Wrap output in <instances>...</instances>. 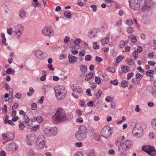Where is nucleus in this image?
<instances>
[{
	"label": "nucleus",
	"instance_id": "f8f14e48",
	"mask_svg": "<svg viewBox=\"0 0 156 156\" xmlns=\"http://www.w3.org/2000/svg\"><path fill=\"white\" fill-rule=\"evenodd\" d=\"M34 134H29L26 136V141L28 145L30 146L33 144L36 139Z\"/></svg>",
	"mask_w": 156,
	"mask_h": 156
},
{
	"label": "nucleus",
	"instance_id": "3c124183",
	"mask_svg": "<svg viewBox=\"0 0 156 156\" xmlns=\"http://www.w3.org/2000/svg\"><path fill=\"white\" fill-rule=\"evenodd\" d=\"M32 4L33 6L35 7L39 6L40 7L41 5V4L38 2H33L32 3Z\"/></svg>",
	"mask_w": 156,
	"mask_h": 156
},
{
	"label": "nucleus",
	"instance_id": "c9c22d12",
	"mask_svg": "<svg viewBox=\"0 0 156 156\" xmlns=\"http://www.w3.org/2000/svg\"><path fill=\"white\" fill-rule=\"evenodd\" d=\"M121 84L122 87L125 88L127 87L128 85V83L126 81H122Z\"/></svg>",
	"mask_w": 156,
	"mask_h": 156
},
{
	"label": "nucleus",
	"instance_id": "9d476101",
	"mask_svg": "<svg viewBox=\"0 0 156 156\" xmlns=\"http://www.w3.org/2000/svg\"><path fill=\"white\" fill-rule=\"evenodd\" d=\"M19 113L20 115L23 116V119L24 120V121L23 122L27 124V125L26 126V127L27 129L30 128L32 124V121H30L29 117L26 115V113L23 110H20L19 111Z\"/></svg>",
	"mask_w": 156,
	"mask_h": 156
},
{
	"label": "nucleus",
	"instance_id": "7ed1b4c3",
	"mask_svg": "<svg viewBox=\"0 0 156 156\" xmlns=\"http://www.w3.org/2000/svg\"><path fill=\"white\" fill-rule=\"evenodd\" d=\"M55 96L57 99L61 100L65 97L66 91L62 86H56L54 87Z\"/></svg>",
	"mask_w": 156,
	"mask_h": 156
},
{
	"label": "nucleus",
	"instance_id": "2f4dec72",
	"mask_svg": "<svg viewBox=\"0 0 156 156\" xmlns=\"http://www.w3.org/2000/svg\"><path fill=\"white\" fill-rule=\"evenodd\" d=\"M15 72V71L13 70L11 68H8L6 70L7 73L9 74H12L13 75L14 74Z\"/></svg>",
	"mask_w": 156,
	"mask_h": 156
},
{
	"label": "nucleus",
	"instance_id": "e2e57ef3",
	"mask_svg": "<svg viewBox=\"0 0 156 156\" xmlns=\"http://www.w3.org/2000/svg\"><path fill=\"white\" fill-rule=\"evenodd\" d=\"M16 98L18 99H20L21 98V94L20 93H16L15 95Z\"/></svg>",
	"mask_w": 156,
	"mask_h": 156
},
{
	"label": "nucleus",
	"instance_id": "de8ad7c7",
	"mask_svg": "<svg viewBox=\"0 0 156 156\" xmlns=\"http://www.w3.org/2000/svg\"><path fill=\"white\" fill-rule=\"evenodd\" d=\"M123 59L122 56H119L118 57L117 59L116 60V62L117 63L120 62Z\"/></svg>",
	"mask_w": 156,
	"mask_h": 156
},
{
	"label": "nucleus",
	"instance_id": "58836bf2",
	"mask_svg": "<svg viewBox=\"0 0 156 156\" xmlns=\"http://www.w3.org/2000/svg\"><path fill=\"white\" fill-rule=\"evenodd\" d=\"M19 129L20 130L22 131L23 130L24 128L25 125L24 124L22 123H20L19 125Z\"/></svg>",
	"mask_w": 156,
	"mask_h": 156
},
{
	"label": "nucleus",
	"instance_id": "680f3d73",
	"mask_svg": "<svg viewBox=\"0 0 156 156\" xmlns=\"http://www.w3.org/2000/svg\"><path fill=\"white\" fill-rule=\"evenodd\" d=\"M138 53L136 51H135L133 53V56L135 58H137V55Z\"/></svg>",
	"mask_w": 156,
	"mask_h": 156
},
{
	"label": "nucleus",
	"instance_id": "f3484780",
	"mask_svg": "<svg viewBox=\"0 0 156 156\" xmlns=\"http://www.w3.org/2000/svg\"><path fill=\"white\" fill-rule=\"evenodd\" d=\"M118 147V150L121 152L127 151L129 149L128 147L126 145L124 142L119 145Z\"/></svg>",
	"mask_w": 156,
	"mask_h": 156
},
{
	"label": "nucleus",
	"instance_id": "bb28decb",
	"mask_svg": "<svg viewBox=\"0 0 156 156\" xmlns=\"http://www.w3.org/2000/svg\"><path fill=\"white\" fill-rule=\"evenodd\" d=\"M93 77V75L92 73H89L87 74L86 75L85 79L86 80L88 81L90 80Z\"/></svg>",
	"mask_w": 156,
	"mask_h": 156
},
{
	"label": "nucleus",
	"instance_id": "603ef678",
	"mask_svg": "<svg viewBox=\"0 0 156 156\" xmlns=\"http://www.w3.org/2000/svg\"><path fill=\"white\" fill-rule=\"evenodd\" d=\"M7 31L9 35H11L12 33V29L11 27L7 29Z\"/></svg>",
	"mask_w": 156,
	"mask_h": 156
},
{
	"label": "nucleus",
	"instance_id": "4d7b16f0",
	"mask_svg": "<svg viewBox=\"0 0 156 156\" xmlns=\"http://www.w3.org/2000/svg\"><path fill=\"white\" fill-rule=\"evenodd\" d=\"M137 41L136 38V36H133L131 38V41L133 43H136Z\"/></svg>",
	"mask_w": 156,
	"mask_h": 156
},
{
	"label": "nucleus",
	"instance_id": "9b49d317",
	"mask_svg": "<svg viewBox=\"0 0 156 156\" xmlns=\"http://www.w3.org/2000/svg\"><path fill=\"white\" fill-rule=\"evenodd\" d=\"M142 150L151 155H154L155 151L154 148L149 145H145L142 147Z\"/></svg>",
	"mask_w": 156,
	"mask_h": 156
},
{
	"label": "nucleus",
	"instance_id": "4468645a",
	"mask_svg": "<svg viewBox=\"0 0 156 156\" xmlns=\"http://www.w3.org/2000/svg\"><path fill=\"white\" fill-rule=\"evenodd\" d=\"M18 148V146L14 142L7 144L5 147V148L7 150L11 151H16Z\"/></svg>",
	"mask_w": 156,
	"mask_h": 156
},
{
	"label": "nucleus",
	"instance_id": "412c9836",
	"mask_svg": "<svg viewBox=\"0 0 156 156\" xmlns=\"http://www.w3.org/2000/svg\"><path fill=\"white\" fill-rule=\"evenodd\" d=\"M69 61L70 64H73L77 62L76 57L73 55L72 54H69L68 56Z\"/></svg>",
	"mask_w": 156,
	"mask_h": 156
},
{
	"label": "nucleus",
	"instance_id": "4c0bfd02",
	"mask_svg": "<svg viewBox=\"0 0 156 156\" xmlns=\"http://www.w3.org/2000/svg\"><path fill=\"white\" fill-rule=\"evenodd\" d=\"M126 45V42L123 41H120V44L119 45V47L121 48H123Z\"/></svg>",
	"mask_w": 156,
	"mask_h": 156
},
{
	"label": "nucleus",
	"instance_id": "13d9d810",
	"mask_svg": "<svg viewBox=\"0 0 156 156\" xmlns=\"http://www.w3.org/2000/svg\"><path fill=\"white\" fill-rule=\"evenodd\" d=\"M75 145L77 147H81L83 146L82 143L81 142L76 143L75 144Z\"/></svg>",
	"mask_w": 156,
	"mask_h": 156
},
{
	"label": "nucleus",
	"instance_id": "37998d69",
	"mask_svg": "<svg viewBox=\"0 0 156 156\" xmlns=\"http://www.w3.org/2000/svg\"><path fill=\"white\" fill-rule=\"evenodd\" d=\"M101 27L104 29H106L108 27V25L105 23H102L101 24Z\"/></svg>",
	"mask_w": 156,
	"mask_h": 156
},
{
	"label": "nucleus",
	"instance_id": "49530a36",
	"mask_svg": "<svg viewBox=\"0 0 156 156\" xmlns=\"http://www.w3.org/2000/svg\"><path fill=\"white\" fill-rule=\"evenodd\" d=\"M47 67L49 70L53 71L55 70V69L53 67L52 65L51 64H48L47 65Z\"/></svg>",
	"mask_w": 156,
	"mask_h": 156
},
{
	"label": "nucleus",
	"instance_id": "864d4df0",
	"mask_svg": "<svg viewBox=\"0 0 156 156\" xmlns=\"http://www.w3.org/2000/svg\"><path fill=\"white\" fill-rule=\"evenodd\" d=\"M66 55L65 54H62L60 55L59 58L60 59H62L66 58Z\"/></svg>",
	"mask_w": 156,
	"mask_h": 156
},
{
	"label": "nucleus",
	"instance_id": "09e8293b",
	"mask_svg": "<svg viewBox=\"0 0 156 156\" xmlns=\"http://www.w3.org/2000/svg\"><path fill=\"white\" fill-rule=\"evenodd\" d=\"M126 31L128 33H131L133 32V30L131 27H129L127 28Z\"/></svg>",
	"mask_w": 156,
	"mask_h": 156
},
{
	"label": "nucleus",
	"instance_id": "338daca9",
	"mask_svg": "<svg viewBox=\"0 0 156 156\" xmlns=\"http://www.w3.org/2000/svg\"><path fill=\"white\" fill-rule=\"evenodd\" d=\"M44 99V98L43 96H42L40 99H39L38 100V102L40 104H41L43 103V101Z\"/></svg>",
	"mask_w": 156,
	"mask_h": 156
},
{
	"label": "nucleus",
	"instance_id": "5fc2aeb1",
	"mask_svg": "<svg viewBox=\"0 0 156 156\" xmlns=\"http://www.w3.org/2000/svg\"><path fill=\"white\" fill-rule=\"evenodd\" d=\"M31 107L32 110H35L37 108V105L36 103H34L31 105Z\"/></svg>",
	"mask_w": 156,
	"mask_h": 156
},
{
	"label": "nucleus",
	"instance_id": "5701e85b",
	"mask_svg": "<svg viewBox=\"0 0 156 156\" xmlns=\"http://www.w3.org/2000/svg\"><path fill=\"white\" fill-rule=\"evenodd\" d=\"M19 16L21 19L25 18L26 16V13L23 10L21 9L19 12Z\"/></svg>",
	"mask_w": 156,
	"mask_h": 156
},
{
	"label": "nucleus",
	"instance_id": "e433bc0d",
	"mask_svg": "<svg viewBox=\"0 0 156 156\" xmlns=\"http://www.w3.org/2000/svg\"><path fill=\"white\" fill-rule=\"evenodd\" d=\"M92 58V56L89 55H87L85 57V60L87 62L90 61Z\"/></svg>",
	"mask_w": 156,
	"mask_h": 156
},
{
	"label": "nucleus",
	"instance_id": "f03ea898",
	"mask_svg": "<svg viewBox=\"0 0 156 156\" xmlns=\"http://www.w3.org/2000/svg\"><path fill=\"white\" fill-rule=\"evenodd\" d=\"M87 134V129L86 127L84 125H82L80 126L76 134V138L79 141H82L86 138Z\"/></svg>",
	"mask_w": 156,
	"mask_h": 156
},
{
	"label": "nucleus",
	"instance_id": "6ab92c4d",
	"mask_svg": "<svg viewBox=\"0 0 156 156\" xmlns=\"http://www.w3.org/2000/svg\"><path fill=\"white\" fill-rule=\"evenodd\" d=\"M72 88L73 90V92H76L80 94L82 93L83 92L82 90L76 85L73 86Z\"/></svg>",
	"mask_w": 156,
	"mask_h": 156
},
{
	"label": "nucleus",
	"instance_id": "1a4fd4ad",
	"mask_svg": "<svg viewBox=\"0 0 156 156\" xmlns=\"http://www.w3.org/2000/svg\"><path fill=\"white\" fill-rule=\"evenodd\" d=\"M13 28V32L16 35L18 38H19L23 32L24 26L22 24H20L15 25Z\"/></svg>",
	"mask_w": 156,
	"mask_h": 156
},
{
	"label": "nucleus",
	"instance_id": "6e6d98bb",
	"mask_svg": "<svg viewBox=\"0 0 156 156\" xmlns=\"http://www.w3.org/2000/svg\"><path fill=\"white\" fill-rule=\"evenodd\" d=\"M154 136V134L153 132L150 133L149 134V136L150 139H153Z\"/></svg>",
	"mask_w": 156,
	"mask_h": 156
},
{
	"label": "nucleus",
	"instance_id": "39448f33",
	"mask_svg": "<svg viewBox=\"0 0 156 156\" xmlns=\"http://www.w3.org/2000/svg\"><path fill=\"white\" fill-rule=\"evenodd\" d=\"M44 132L46 136H55L57 134L58 129L56 127H46L44 130Z\"/></svg>",
	"mask_w": 156,
	"mask_h": 156
},
{
	"label": "nucleus",
	"instance_id": "c756f323",
	"mask_svg": "<svg viewBox=\"0 0 156 156\" xmlns=\"http://www.w3.org/2000/svg\"><path fill=\"white\" fill-rule=\"evenodd\" d=\"M51 86L49 85H44L43 86L44 91L45 92H47L50 89Z\"/></svg>",
	"mask_w": 156,
	"mask_h": 156
},
{
	"label": "nucleus",
	"instance_id": "a878e982",
	"mask_svg": "<svg viewBox=\"0 0 156 156\" xmlns=\"http://www.w3.org/2000/svg\"><path fill=\"white\" fill-rule=\"evenodd\" d=\"M122 71L123 73L128 72L129 70V67L127 66H121Z\"/></svg>",
	"mask_w": 156,
	"mask_h": 156
},
{
	"label": "nucleus",
	"instance_id": "20e7f679",
	"mask_svg": "<svg viewBox=\"0 0 156 156\" xmlns=\"http://www.w3.org/2000/svg\"><path fill=\"white\" fill-rule=\"evenodd\" d=\"M45 138L44 135H39L35 142V147L37 150L42 149L45 146Z\"/></svg>",
	"mask_w": 156,
	"mask_h": 156
},
{
	"label": "nucleus",
	"instance_id": "bf43d9fd",
	"mask_svg": "<svg viewBox=\"0 0 156 156\" xmlns=\"http://www.w3.org/2000/svg\"><path fill=\"white\" fill-rule=\"evenodd\" d=\"M142 50L143 49L141 46H139L137 47V51H136L138 53L141 52L142 51Z\"/></svg>",
	"mask_w": 156,
	"mask_h": 156
},
{
	"label": "nucleus",
	"instance_id": "72a5a7b5",
	"mask_svg": "<svg viewBox=\"0 0 156 156\" xmlns=\"http://www.w3.org/2000/svg\"><path fill=\"white\" fill-rule=\"evenodd\" d=\"M34 89L32 87H30L29 88V91L27 93V94L29 96H30L34 93Z\"/></svg>",
	"mask_w": 156,
	"mask_h": 156
},
{
	"label": "nucleus",
	"instance_id": "ddd939ff",
	"mask_svg": "<svg viewBox=\"0 0 156 156\" xmlns=\"http://www.w3.org/2000/svg\"><path fill=\"white\" fill-rule=\"evenodd\" d=\"M53 31L50 27H44L42 30V34L45 36L50 37Z\"/></svg>",
	"mask_w": 156,
	"mask_h": 156
},
{
	"label": "nucleus",
	"instance_id": "ea45409f",
	"mask_svg": "<svg viewBox=\"0 0 156 156\" xmlns=\"http://www.w3.org/2000/svg\"><path fill=\"white\" fill-rule=\"evenodd\" d=\"M95 81L98 84H100L101 83V80L99 77H96L95 79Z\"/></svg>",
	"mask_w": 156,
	"mask_h": 156
},
{
	"label": "nucleus",
	"instance_id": "aec40b11",
	"mask_svg": "<svg viewBox=\"0 0 156 156\" xmlns=\"http://www.w3.org/2000/svg\"><path fill=\"white\" fill-rule=\"evenodd\" d=\"M110 37V34H108L107 35L106 37L105 38L101 40V43L103 46H104L105 44H107L108 43Z\"/></svg>",
	"mask_w": 156,
	"mask_h": 156
},
{
	"label": "nucleus",
	"instance_id": "4be33fe9",
	"mask_svg": "<svg viewBox=\"0 0 156 156\" xmlns=\"http://www.w3.org/2000/svg\"><path fill=\"white\" fill-rule=\"evenodd\" d=\"M125 137L124 136H120L118 137L117 140H115V144L116 145H118L119 144L123 143L122 141L125 139Z\"/></svg>",
	"mask_w": 156,
	"mask_h": 156
},
{
	"label": "nucleus",
	"instance_id": "c03bdc74",
	"mask_svg": "<svg viewBox=\"0 0 156 156\" xmlns=\"http://www.w3.org/2000/svg\"><path fill=\"white\" fill-rule=\"evenodd\" d=\"M102 93V91L101 90H99L96 94V96L98 98H99L101 97V94Z\"/></svg>",
	"mask_w": 156,
	"mask_h": 156
},
{
	"label": "nucleus",
	"instance_id": "473e14b6",
	"mask_svg": "<svg viewBox=\"0 0 156 156\" xmlns=\"http://www.w3.org/2000/svg\"><path fill=\"white\" fill-rule=\"evenodd\" d=\"M65 17L68 18H70L71 17V14L69 12H66L64 13Z\"/></svg>",
	"mask_w": 156,
	"mask_h": 156
},
{
	"label": "nucleus",
	"instance_id": "f704fd0d",
	"mask_svg": "<svg viewBox=\"0 0 156 156\" xmlns=\"http://www.w3.org/2000/svg\"><path fill=\"white\" fill-rule=\"evenodd\" d=\"M154 73V71L152 70H149L147 71L146 72V74L147 76L151 77L152 76V77H153V74Z\"/></svg>",
	"mask_w": 156,
	"mask_h": 156
},
{
	"label": "nucleus",
	"instance_id": "69168bd1",
	"mask_svg": "<svg viewBox=\"0 0 156 156\" xmlns=\"http://www.w3.org/2000/svg\"><path fill=\"white\" fill-rule=\"evenodd\" d=\"M107 70H108L109 72H111L113 73H115V69L113 67L109 68L108 69H107Z\"/></svg>",
	"mask_w": 156,
	"mask_h": 156
},
{
	"label": "nucleus",
	"instance_id": "c85d7f7f",
	"mask_svg": "<svg viewBox=\"0 0 156 156\" xmlns=\"http://www.w3.org/2000/svg\"><path fill=\"white\" fill-rule=\"evenodd\" d=\"M80 69L82 73H85L87 70V67L84 65H82L80 67Z\"/></svg>",
	"mask_w": 156,
	"mask_h": 156
},
{
	"label": "nucleus",
	"instance_id": "774afa93",
	"mask_svg": "<svg viewBox=\"0 0 156 156\" xmlns=\"http://www.w3.org/2000/svg\"><path fill=\"white\" fill-rule=\"evenodd\" d=\"M76 122H77L82 123L83 122V120L81 117H79L76 119Z\"/></svg>",
	"mask_w": 156,
	"mask_h": 156
},
{
	"label": "nucleus",
	"instance_id": "8fccbe9b",
	"mask_svg": "<svg viewBox=\"0 0 156 156\" xmlns=\"http://www.w3.org/2000/svg\"><path fill=\"white\" fill-rule=\"evenodd\" d=\"M133 20L130 19H129L127 20L126 23L129 26L131 25L133 23Z\"/></svg>",
	"mask_w": 156,
	"mask_h": 156
},
{
	"label": "nucleus",
	"instance_id": "dca6fc26",
	"mask_svg": "<svg viewBox=\"0 0 156 156\" xmlns=\"http://www.w3.org/2000/svg\"><path fill=\"white\" fill-rule=\"evenodd\" d=\"M34 53L36 58L38 60H42L43 59V53L41 50H36L34 51Z\"/></svg>",
	"mask_w": 156,
	"mask_h": 156
},
{
	"label": "nucleus",
	"instance_id": "a211bd4d",
	"mask_svg": "<svg viewBox=\"0 0 156 156\" xmlns=\"http://www.w3.org/2000/svg\"><path fill=\"white\" fill-rule=\"evenodd\" d=\"M97 30L96 29H93L90 30L89 31L88 35L90 38H93L96 35Z\"/></svg>",
	"mask_w": 156,
	"mask_h": 156
},
{
	"label": "nucleus",
	"instance_id": "7c9ffc66",
	"mask_svg": "<svg viewBox=\"0 0 156 156\" xmlns=\"http://www.w3.org/2000/svg\"><path fill=\"white\" fill-rule=\"evenodd\" d=\"M94 138L95 140L97 141H99L100 140V135L97 133H95L94 134Z\"/></svg>",
	"mask_w": 156,
	"mask_h": 156
},
{
	"label": "nucleus",
	"instance_id": "f257e3e1",
	"mask_svg": "<svg viewBox=\"0 0 156 156\" xmlns=\"http://www.w3.org/2000/svg\"><path fill=\"white\" fill-rule=\"evenodd\" d=\"M66 119V115L65 111L62 108H59L55 114L52 117L53 122L55 124H58L64 122Z\"/></svg>",
	"mask_w": 156,
	"mask_h": 156
},
{
	"label": "nucleus",
	"instance_id": "b1692460",
	"mask_svg": "<svg viewBox=\"0 0 156 156\" xmlns=\"http://www.w3.org/2000/svg\"><path fill=\"white\" fill-rule=\"evenodd\" d=\"M33 120L34 122L37 121L39 123H41L43 121V119L41 116H38L34 117Z\"/></svg>",
	"mask_w": 156,
	"mask_h": 156
},
{
	"label": "nucleus",
	"instance_id": "423d86ee",
	"mask_svg": "<svg viewBox=\"0 0 156 156\" xmlns=\"http://www.w3.org/2000/svg\"><path fill=\"white\" fill-rule=\"evenodd\" d=\"M112 129L108 126H105L102 128L101 132L102 137L106 139H109L111 136Z\"/></svg>",
	"mask_w": 156,
	"mask_h": 156
},
{
	"label": "nucleus",
	"instance_id": "0e129e2a",
	"mask_svg": "<svg viewBox=\"0 0 156 156\" xmlns=\"http://www.w3.org/2000/svg\"><path fill=\"white\" fill-rule=\"evenodd\" d=\"M90 7L93 9L94 12H96L97 10V7L95 5H92Z\"/></svg>",
	"mask_w": 156,
	"mask_h": 156
},
{
	"label": "nucleus",
	"instance_id": "cd10ccee",
	"mask_svg": "<svg viewBox=\"0 0 156 156\" xmlns=\"http://www.w3.org/2000/svg\"><path fill=\"white\" fill-rule=\"evenodd\" d=\"M151 125L152 127L156 131V119H154L152 120Z\"/></svg>",
	"mask_w": 156,
	"mask_h": 156
},
{
	"label": "nucleus",
	"instance_id": "a19ab883",
	"mask_svg": "<svg viewBox=\"0 0 156 156\" xmlns=\"http://www.w3.org/2000/svg\"><path fill=\"white\" fill-rule=\"evenodd\" d=\"M126 60L128 62V64L129 65L132 66L133 65V61L132 59L127 58Z\"/></svg>",
	"mask_w": 156,
	"mask_h": 156
},
{
	"label": "nucleus",
	"instance_id": "2eb2a0df",
	"mask_svg": "<svg viewBox=\"0 0 156 156\" xmlns=\"http://www.w3.org/2000/svg\"><path fill=\"white\" fill-rule=\"evenodd\" d=\"M2 136L4 139H6L8 141L12 140L15 137L14 133L12 132L8 133L6 134L3 133Z\"/></svg>",
	"mask_w": 156,
	"mask_h": 156
},
{
	"label": "nucleus",
	"instance_id": "052dcab7",
	"mask_svg": "<svg viewBox=\"0 0 156 156\" xmlns=\"http://www.w3.org/2000/svg\"><path fill=\"white\" fill-rule=\"evenodd\" d=\"M134 74L133 73L131 72V73H128L127 76V79L128 80L130 79L131 77L133 76Z\"/></svg>",
	"mask_w": 156,
	"mask_h": 156
},
{
	"label": "nucleus",
	"instance_id": "0eeeda50",
	"mask_svg": "<svg viewBox=\"0 0 156 156\" xmlns=\"http://www.w3.org/2000/svg\"><path fill=\"white\" fill-rule=\"evenodd\" d=\"M133 136L137 138L142 136L143 134V130L141 127L138 125H136L132 131Z\"/></svg>",
	"mask_w": 156,
	"mask_h": 156
},
{
	"label": "nucleus",
	"instance_id": "393cba45",
	"mask_svg": "<svg viewBox=\"0 0 156 156\" xmlns=\"http://www.w3.org/2000/svg\"><path fill=\"white\" fill-rule=\"evenodd\" d=\"M126 145L129 148L133 145V143L132 141L130 140H127L124 141Z\"/></svg>",
	"mask_w": 156,
	"mask_h": 156
},
{
	"label": "nucleus",
	"instance_id": "6e6552de",
	"mask_svg": "<svg viewBox=\"0 0 156 156\" xmlns=\"http://www.w3.org/2000/svg\"><path fill=\"white\" fill-rule=\"evenodd\" d=\"M130 8L134 10H137L140 9L141 5L140 0H129Z\"/></svg>",
	"mask_w": 156,
	"mask_h": 156
},
{
	"label": "nucleus",
	"instance_id": "79ce46f5",
	"mask_svg": "<svg viewBox=\"0 0 156 156\" xmlns=\"http://www.w3.org/2000/svg\"><path fill=\"white\" fill-rule=\"evenodd\" d=\"M70 41V38L69 37L66 36L65 37L64 40V41L65 43H67L69 42Z\"/></svg>",
	"mask_w": 156,
	"mask_h": 156
},
{
	"label": "nucleus",
	"instance_id": "a18cd8bd",
	"mask_svg": "<svg viewBox=\"0 0 156 156\" xmlns=\"http://www.w3.org/2000/svg\"><path fill=\"white\" fill-rule=\"evenodd\" d=\"M110 83H111L113 84L114 85H117L118 84V81L117 80H111Z\"/></svg>",
	"mask_w": 156,
	"mask_h": 156
}]
</instances>
